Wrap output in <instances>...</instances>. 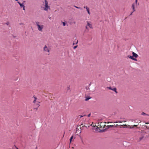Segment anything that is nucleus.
Listing matches in <instances>:
<instances>
[{"instance_id": "1", "label": "nucleus", "mask_w": 149, "mask_h": 149, "mask_svg": "<svg viewBox=\"0 0 149 149\" xmlns=\"http://www.w3.org/2000/svg\"><path fill=\"white\" fill-rule=\"evenodd\" d=\"M36 24L38 30L39 31L42 32V29L44 28V26L42 24H41L40 23L38 22H36Z\"/></svg>"}, {"instance_id": "2", "label": "nucleus", "mask_w": 149, "mask_h": 149, "mask_svg": "<svg viewBox=\"0 0 149 149\" xmlns=\"http://www.w3.org/2000/svg\"><path fill=\"white\" fill-rule=\"evenodd\" d=\"M146 134L145 132L143 131H141L139 134V137L138 139V141L140 142L141 141L144 137L145 135Z\"/></svg>"}, {"instance_id": "3", "label": "nucleus", "mask_w": 149, "mask_h": 149, "mask_svg": "<svg viewBox=\"0 0 149 149\" xmlns=\"http://www.w3.org/2000/svg\"><path fill=\"white\" fill-rule=\"evenodd\" d=\"M137 0H135V2L134 3L132 4V8L133 9V12L131 13V14H130V15H132V13L133 12H134L136 10L135 8L136 7H137L139 5V3H137Z\"/></svg>"}, {"instance_id": "4", "label": "nucleus", "mask_w": 149, "mask_h": 149, "mask_svg": "<svg viewBox=\"0 0 149 149\" xmlns=\"http://www.w3.org/2000/svg\"><path fill=\"white\" fill-rule=\"evenodd\" d=\"M34 100L33 101V103L35 104L36 105L37 107L38 108L40 106V102L36 101L37 99V98L36 97H34Z\"/></svg>"}, {"instance_id": "5", "label": "nucleus", "mask_w": 149, "mask_h": 149, "mask_svg": "<svg viewBox=\"0 0 149 149\" xmlns=\"http://www.w3.org/2000/svg\"><path fill=\"white\" fill-rule=\"evenodd\" d=\"M50 49L46 45H45L43 47V51L45 52H48L49 54Z\"/></svg>"}, {"instance_id": "6", "label": "nucleus", "mask_w": 149, "mask_h": 149, "mask_svg": "<svg viewBox=\"0 0 149 149\" xmlns=\"http://www.w3.org/2000/svg\"><path fill=\"white\" fill-rule=\"evenodd\" d=\"M45 8L44 10L47 11L48 9L49 8V7L48 6V3L46 0L45 1Z\"/></svg>"}, {"instance_id": "7", "label": "nucleus", "mask_w": 149, "mask_h": 149, "mask_svg": "<svg viewBox=\"0 0 149 149\" xmlns=\"http://www.w3.org/2000/svg\"><path fill=\"white\" fill-rule=\"evenodd\" d=\"M108 88L110 90H111L113 91H114L116 93H117L118 92L116 91V88H112L111 87H108Z\"/></svg>"}, {"instance_id": "8", "label": "nucleus", "mask_w": 149, "mask_h": 149, "mask_svg": "<svg viewBox=\"0 0 149 149\" xmlns=\"http://www.w3.org/2000/svg\"><path fill=\"white\" fill-rule=\"evenodd\" d=\"M99 124L98 125V126L99 127L101 128H104V125L103 123H98Z\"/></svg>"}, {"instance_id": "9", "label": "nucleus", "mask_w": 149, "mask_h": 149, "mask_svg": "<svg viewBox=\"0 0 149 149\" xmlns=\"http://www.w3.org/2000/svg\"><path fill=\"white\" fill-rule=\"evenodd\" d=\"M81 125H82V127H85L86 128H88L90 127V125H91L92 124H91L90 125H89V124H87L84 123V125H83V124H82Z\"/></svg>"}, {"instance_id": "10", "label": "nucleus", "mask_w": 149, "mask_h": 149, "mask_svg": "<svg viewBox=\"0 0 149 149\" xmlns=\"http://www.w3.org/2000/svg\"><path fill=\"white\" fill-rule=\"evenodd\" d=\"M84 8H86V11L87 12L88 14L89 15H90V12L89 8L87 6H84Z\"/></svg>"}, {"instance_id": "11", "label": "nucleus", "mask_w": 149, "mask_h": 149, "mask_svg": "<svg viewBox=\"0 0 149 149\" xmlns=\"http://www.w3.org/2000/svg\"><path fill=\"white\" fill-rule=\"evenodd\" d=\"M87 25L91 29H93V26L92 24L89 22H87Z\"/></svg>"}, {"instance_id": "12", "label": "nucleus", "mask_w": 149, "mask_h": 149, "mask_svg": "<svg viewBox=\"0 0 149 149\" xmlns=\"http://www.w3.org/2000/svg\"><path fill=\"white\" fill-rule=\"evenodd\" d=\"M132 55L133 57H134L135 58H137L138 56V55L137 54L134 52H132Z\"/></svg>"}, {"instance_id": "13", "label": "nucleus", "mask_w": 149, "mask_h": 149, "mask_svg": "<svg viewBox=\"0 0 149 149\" xmlns=\"http://www.w3.org/2000/svg\"><path fill=\"white\" fill-rule=\"evenodd\" d=\"M85 98H86V99H85V100L86 101H87L89 99L91 98V97H89L86 96L85 97Z\"/></svg>"}, {"instance_id": "14", "label": "nucleus", "mask_w": 149, "mask_h": 149, "mask_svg": "<svg viewBox=\"0 0 149 149\" xmlns=\"http://www.w3.org/2000/svg\"><path fill=\"white\" fill-rule=\"evenodd\" d=\"M127 57L132 60H133V59L134 58V57L133 56H128Z\"/></svg>"}, {"instance_id": "15", "label": "nucleus", "mask_w": 149, "mask_h": 149, "mask_svg": "<svg viewBox=\"0 0 149 149\" xmlns=\"http://www.w3.org/2000/svg\"><path fill=\"white\" fill-rule=\"evenodd\" d=\"M18 3L19 5L22 8V7H23L24 6V5H23V4H21V3H19V2H18Z\"/></svg>"}, {"instance_id": "16", "label": "nucleus", "mask_w": 149, "mask_h": 149, "mask_svg": "<svg viewBox=\"0 0 149 149\" xmlns=\"http://www.w3.org/2000/svg\"><path fill=\"white\" fill-rule=\"evenodd\" d=\"M128 127H129L130 128H134V127L133 126V125H132L131 126H130V125H128Z\"/></svg>"}, {"instance_id": "17", "label": "nucleus", "mask_w": 149, "mask_h": 149, "mask_svg": "<svg viewBox=\"0 0 149 149\" xmlns=\"http://www.w3.org/2000/svg\"><path fill=\"white\" fill-rule=\"evenodd\" d=\"M74 7H75V8H78V9H80L81 10L82 9L80 7H77L76 6H74Z\"/></svg>"}, {"instance_id": "18", "label": "nucleus", "mask_w": 149, "mask_h": 149, "mask_svg": "<svg viewBox=\"0 0 149 149\" xmlns=\"http://www.w3.org/2000/svg\"><path fill=\"white\" fill-rule=\"evenodd\" d=\"M141 115H147V114H146L144 112H142L141 113Z\"/></svg>"}, {"instance_id": "19", "label": "nucleus", "mask_w": 149, "mask_h": 149, "mask_svg": "<svg viewBox=\"0 0 149 149\" xmlns=\"http://www.w3.org/2000/svg\"><path fill=\"white\" fill-rule=\"evenodd\" d=\"M86 116L85 115H84V116L79 115V117L80 116V118H82V117H83V116Z\"/></svg>"}, {"instance_id": "20", "label": "nucleus", "mask_w": 149, "mask_h": 149, "mask_svg": "<svg viewBox=\"0 0 149 149\" xmlns=\"http://www.w3.org/2000/svg\"><path fill=\"white\" fill-rule=\"evenodd\" d=\"M122 122H123L122 121H118V122H115V123H122Z\"/></svg>"}, {"instance_id": "21", "label": "nucleus", "mask_w": 149, "mask_h": 149, "mask_svg": "<svg viewBox=\"0 0 149 149\" xmlns=\"http://www.w3.org/2000/svg\"><path fill=\"white\" fill-rule=\"evenodd\" d=\"M77 45L74 46L73 47L74 49H75L76 48H77Z\"/></svg>"}, {"instance_id": "22", "label": "nucleus", "mask_w": 149, "mask_h": 149, "mask_svg": "<svg viewBox=\"0 0 149 149\" xmlns=\"http://www.w3.org/2000/svg\"><path fill=\"white\" fill-rule=\"evenodd\" d=\"M63 25L64 26H65V22H63Z\"/></svg>"}, {"instance_id": "23", "label": "nucleus", "mask_w": 149, "mask_h": 149, "mask_svg": "<svg viewBox=\"0 0 149 149\" xmlns=\"http://www.w3.org/2000/svg\"><path fill=\"white\" fill-rule=\"evenodd\" d=\"M123 126H125V127H128V125L127 126L126 125H124Z\"/></svg>"}, {"instance_id": "24", "label": "nucleus", "mask_w": 149, "mask_h": 149, "mask_svg": "<svg viewBox=\"0 0 149 149\" xmlns=\"http://www.w3.org/2000/svg\"><path fill=\"white\" fill-rule=\"evenodd\" d=\"M133 60H134V61H137V59L135 58H134L133 59Z\"/></svg>"}, {"instance_id": "25", "label": "nucleus", "mask_w": 149, "mask_h": 149, "mask_svg": "<svg viewBox=\"0 0 149 149\" xmlns=\"http://www.w3.org/2000/svg\"><path fill=\"white\" fill-rule=\"evenodd\" d=\"M137 126H138V125H133V126H134V127H136Z\"/></svg>"}, {"instance_id": "26", "label": "nucleus", "mask_w": 149, "mask_h": 149, "mask_svg": "<svg viewBox=\"0 0 149 149\" xmlns=\"http://www.w3.org/2000/svg\"><path fill=\"white\" fill-rule=\"evenodd\" d=\"M23 8V9L24 10H25V6H24L23 7H22Z\"/></svg>"}, {"instance_id": "27", "label": "nucleus", "mask_w": 149, "mask_h": 149, "mask_svg": "<svg viewBox=\"0 0 149 149\" xmlns=\"http://www.w3.org/2000/svg\"><path fill=\"white\" fill-rule=\"evenodd\" d=\"M23 8V9L24 10H25V6H24L23 7H22Z\"/></svg>"}, {"instance_id": "28", "label": "nucleus", "mask_w": 149, "mask_h": 149, "mask_svg": "<svg viewBox=\"0 0 149 149\" xmlns=\"http://www.w3.org/2000/svg\"><path fill=\"white\" fill-rule=\"evenodd\" d=\"M73 138V136H72L70 138L71 139H72Z\"/></svg>"}, {"instance_id": "29", "label": "nucleus", "mask_w": 149, "mask_h": 149, "mask_svg": "<svg viewBox=\"0 0 149 149\" xmlns=\"http://www.w3.org/2000/svg\"><path fill=\"white\" fill-rule=\"evenodd\" d=\"M91 114H90V113L88 115V117H90V116H91Z\"/></svg>"}, {"instance_id": "30", "label": "nucleus", "mask_w": 149, "mask_h": 149, "mask_svg": "<svg viewBox=\"0 0 149 149\" xmlns=\"http://www.w3.org/2000/svg\"><path fill=\"white\" fill-rule=\"evenodd\" d=\"M94 127H95L97 129V127H98L97 126H94Z\"/></svg>"}, {"instance_id": "31", "label": "nucleus", "mask_w": 149, "mask_h": 149, "mask_svg": "<svg viewBox=\"0 0 149 149\" xmlns=\"http://www.w3.org/2000/svg\"><path fill=\"white\" fill-rule=\"evenodd\" d=\"M72 140V139H70V142H71Z\"/></svg>"}, {"instance_id": "32", "label": "nucleus", "mask_w": 149, "mask_h": 149, "mask_svg": "<svg viewBox=\"0 0 149 149\" xmlns=\"http://www.w3.org/2000/svg\"><path fill=\"white\" fill-rule=\"evenodd\" d=\"M78 43V40H77V42H76V43H75L76 44H77V43Z\"/></svg>"}, {"instance_id": "33", "label": "nucleus", "mask_w": 149, "mask_h": 149, "mask_svg": "<svg viewBox=\"0 0 149 149\" xmlns=\"http://www.w3.org/2000/svg\"><path fill=\"white\" fill-rule=\"evenodd\" d=\"M75 44V43H74H74H73V45H74Z\"/></svg>"}, {"instance_id": "34", "label": "nucleus", "mask_w": 149, "mask_h": 149, "mask_svg": "<svg viewBox=\"0 0 149 149\" xmlns=\"http://www.w3.org/2000/svg\"><path fill=\"white\" fill-rule=\"evenodd\" d=\"M86 29H88V27L87 26H86Z\"/></svg>"}, {"instance_id": "35", "label": "nucleus", "mask_w": 149, "mask_h": 149, "mask_svg": "<svg viewBox=\"0 0 149 149\" xmlns=\"http://www.w3.org/2000/svg\"><path fill=\"white\" fill-rule=\"evenodd\" d=\"M122 122H126V121H123Z\"/></svg>"}, {"instance_id": "36", "label": "nucleus", "mask_w": 149, "mask_h": 149, "mask_svg": "<svg viewBox=\"0 0 149 149\" xmlns=\"http://www.w3.org/2000/svg\"><path fill=\"white\" fill-rule=\"evenodd\" d=\"M6 24H7V25H8V23H6Z\"/></svg>"}, {"instance_id": "37", "label": "nucleus", "mask_w": 149, "mask_h": 149, "mask_svg": "<svg viewBox=\"0 0 149 149\" xmlns=\"http://www.w3.org/2000/svg\"><path fill=\"white\" fill-rule=\"evenodd\" d=\"M74 23L75 24V22H74Z\"/></svg>"}]
</instances>
